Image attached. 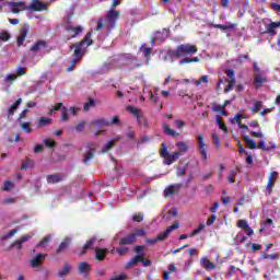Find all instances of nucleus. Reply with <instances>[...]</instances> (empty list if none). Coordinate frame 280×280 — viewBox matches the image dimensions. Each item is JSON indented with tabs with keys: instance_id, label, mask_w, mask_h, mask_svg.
I'll return each mask as SVG.
<instances>
[{
	"instance_id": "obj_58",
	"label": "nucleus",
	"mask_w": 280,
	"mask_h": 280,
	"mask_svg": "<svg viewBox=\"0 0 280 280\" xmlns=\"http://www.w3.org/2000/svg\"><path fill=\"white\" fill-rule=\"evenodd\" d=\"M277 28H275V26L272 25V23H270L268 26H267V33L268 34H271V36H275V34H277Z\"/></svg>"
},
{
	"instance_id": "obj_42",
	"label": "nucleus",
	"mask_w": 280,
	"mask_h": 280,
	"mask_svg": "<svg viewBox=\"0 0 280 280\" xmlns=\"http://www.w3.org/2000/svg\"><path fill=\"white\" fill-rule=\"evenodd\" d=\"M12 36L8 31H0V40H3V43L8 42Z\"/></svg>"
},
{
	"instance_id": "obj_47",
	"label": "nucleus",
	"mask_w": 280,
	"mask_h": 280,
	"mask_svg": "<svg viewBox=\"0 0 280 280\" xmlns=\"http://www.w3.org/2000/svg\"><path fill=\"white\" fill-rule=\"evenodd\" d=\"M128 247H118L116 248V253L119 255V257H124V255H128Z\"/></svg>"
},
{
	"instance_id": "obj_2",
	"label": "nucleus",
	"mask_w": 280,
	"mask_h": 280,
	"mask_svg": "<svg viewBox=\"0 0 280 280\" xmlns=\"http://www.w3.org/2000/svg\"><path fill=\"white\" fill-rule=\"evenodd\" d=\"M198 54V46L194 44H180L175 49H168L166 55L173 60L178 58H187V56H194Z\"/></svg>"
},
{
	"instance_id": "obj_7",
	"label": "nucleus",
	"mask_w": 280,
	"mask_h": 280,
	"mask_svg": "<svg viewBox=\"0 0 280 280\" xmlns=\"http://www.w3.org/2000/svg\"><path fill=\"white\" fill-rule=\"evenodd\" d=\"M197 140L199 143V154L201 156V161H207L209 158L207 155V143H205V137L201 133L197 136Z\"/></svg>"
},
{
	"instance_id": "obj_53",
	"label": "nucleus",
	"mask_w": 280,
	"mask_h": 280,
	"mask_svg": "<svg viewBox=\"0 0 280 280\" xmlns=\"http://www.w3.org/2000/svg\"><path fill=\"white\" fill-rule=\"evenodd\" d=\"M133 222H143V213L138 212L132 217Z\"/></svg>"
},
{
	"instance_id": "obj_11",
	"label": "nucleus",
	"mask_w": 280,
	"mask_h": 280,
	"mask_svg": "<svg viewBox=\"0 0 280 280\" xmlns=\"http://www.w3.org/2000/svg\"><path fill=\"white\" fill-rule=\"evenodd\" d=\"M27 34H30V24H24L20 28V35L16 40L18 47H22L23 43H25V39L27 38Z\"/></svg>"
},
{
	"instance_id": "obj_54",
	"label": "nucleus",
	"mask_w": 280,
	"mask_h": 280,
	"mask_svg": "<svg viewBox=\"0 0 280 280\" xmlns=\"http://www.w3.org/2000/svg\"><path fill=\"white\" fill-rule=\"evenodd\" d=\"M44 143L47 148H56V141L52 139H45Z\"/></svg>"
},
{
	"instance_id": "obj_46",
	"label": "nucleus",
	"mask_w": 280,
	"mask_h": 280,
	"mask_svg": "<svg viewBox=\"0 0 280 280\" xmlns=\"http://www.w3.org/2000/svg\"><path fill=\"white\" fill-rule=\"evenodd\" d=\"M19 233V230L13 229L11 230L7 235L2 236V242H5V240H10V237L16 235Z\"/></svg>"
},
{
	"instance_id": "obj_41",
	"label": "nucleus",
	"mask_w": 280,
	"mask_h": 280,
	"mask_svg": "<svg viewBox=\"0 0 280 280\" xmlns=\"http://www.w3.org/2000/svg\"><path fill=\"white\" fill-rule=\"evenodd\" d=\"M217 124L220 128V130H224V132H229V127H226V124L220 119V116H217Z\"/></svg>"
},
{
	"instance_id": "obj_57",
	"label": "nucleus",
	"mask_w": 280,
	"mask_h": 280,
	"mask_svg": "<svg viewBox=\"0 0 280 280\" xmlns=\"http://www.w3.org/2000/svg\"><path fill=\"white\" fill-rule=\"evenodd\" d=\"M212 141L217 148H220V136L218 133H212Z\"/></svg>"
},
{
	"instance_id": "obj_31",
	"label": "nucleus",
	"mask_w": 280,
	"mask_h": 280,
	"mask_svg": "<svg viewBox=\"0 0 280 280\" xmlns=\"http://www.w3.org/2000/svg\"><path fill=\"white\" fill-rule=\"evenodd\" d=\"M208 26L214 27V30H222V32H225V30H235V24L233 23H229L226 25L210 23Z\"/></svg>"
},
{
	"instance_id": "obj_40",
	"label": "nucleus",
	"mask_w": 280,
	"mask_h": 280,
	"mask_svg": "<svg viewBox=\"0 0 280 280\" xmlns=\"http://www.w3.org/2000/svg\"><path fill=\"white\" fill-rule=\"evenodd\" d=\"M261 106H264V103H262L261 101H256V102L254 103L253 108H252L253 115L259 113V110L261 109Z\"/></svg>"
},
{
	"instance_id": "obj_52",
	"label": "nucleus",
	"mask_w": 280,
	"mask_h": 280,
	"mask_svg": "<svg viewBox=\"0 0 280 280\" xmlns=\"http://www.w3.org/2000/svg\"><path fill=\"white\" fill-rule=\"evenodd\" d=\"M143 250H145V247L143 245H137L133 248V253H137V255H143Z\"/></svg>"
},
{
	"instance_id": "obj_45",
	"label": "nucleus",
	"mask_w": 280,
	"mask_h": 280,
	"mask_svg": "<svg viewBox=\"0 0 280 280\" xmlns=\"http://www.w3.org/2000/svg\"><path fill=\"white\" fill-rule=\"evenodd\" d=\"M202 82L205 84H208L209 83V75H202L199 80L195 81V84L197 86H200L202 84Z\"/></svg>"
},
{
	"instance_id": "obj_27",
	"label": "nucleus",
	"mask_w": 280,
	"mask_h": 280,
	"mask_svg": "<svg viewBox=\"0 0 280 280\" xmlns=\"http://www.w3.org/2000/svg\"><path fill=\"white\" fill-rule=\"evenodd\" d=\"M106 255H108V249L106 248H95V260L96 261H104L106 259Z\"/></svg>"
},
{
	"instance_id": "obj_60",
	"label": "nucleus",
	"mask_w": 280,
	"mask_h": 280,
	"mask_svg": "<svg viewBox=\"0 0 280 280\" xmlns=\"http://www.w3.org/2000/svg\"><path fill=\"white\" fill-rule=\"evenodd\" d=\"M185 174H187V168L186 167H183V168H178L176 171V176H178L179 178L185 176Z\"/></svg>"
},
{
	"instance_id": "obj_9",
	"label": "nucleus",
	"mask_w": 280,
	"mask_h": 280,
	"mask_svg": "<svg viewBox=\"0 0 280 280\" xmlns=\"http://www.w3.org/2000/svg\"><path fill=\"white\" fill-rule=\"evenodd\" d=\"M9 7L13 14H21V12H25V10H27V4L23 1L9 2Z\"/></svg>"
},
{
	"instance_id": "obj_6",
	"label": "nucleus",
	"mask_w": 280,
	"mask_h": 280,
	"mask_svg": "<svg viewBox=\"0 0 280 280\" xmlns=\"http://www.w3.org/2000/svg\"><path fill=\"white\" fill-rule=\"evenodd\" d=\"M225 73L229 79L226 80L228 85L224 89V93H230V91H233L237 80H235V71L226 70Z\"/></svg>"
},
{
	"instance_id": "obj_33",
	"label": "nucleus",
	"mask_w": 280,
	"mask_h": 280,
	"mask_svg": "<svg viewBox=\"0 0 280 280\" xmlns=\"http://www.w3.org/2000/svg\"><path fill=\"white\" fill-rule=\"evenodd\" d=\"M45 47H47V42L40 39L31 47V51H34V54H36L40 51V49H45Z\"/></svg>"
},
{
	"instance_id": "obj_4",
	"label": "nucleus",
	"mask_w": 280,
	"mask_h": 280,
	"mask_svg": "<svg viewBox=\"0 0 280 280\" xmlns=\"http://www.w3.org/2000/svg\"><path fill=\"white\" fill-rule=\"evenodd\" d=\"M92 33L89 32L84 36V38L79 42L74 43L73 45L70 46V49H74V58H80L82 59V56H84V51L82 50V47H91L93 45V40L91 39Z\"/></svg>"
},
{
	"instance_id": "obj_61",
	"label": "nucleus",
	"mask_w": 280,
	"mask_h": 280,
	"mask_svg": "<svg viewBox=\"0 0 280 280\" xmlns=\"http://www.w3.org/2000/svg\"><path fill=\"white\" fill-rule=\"evenodd\" d=\"M215 220H218V215L212 214L211 217H209L207 221V226H211L213 222H215Z\"/></svg>"
},
{
	"instance_id": "obj_17",
	"label": "nucleus",
	"mask_w": 280,
	"mask_h": 280,
	"mask_svg": "<svg viewBox=\"0 0 280 280\" xmlns=\"http://www.w3.org/2000/svg\"><path fill=\"white\" fill-rule=\"evenodd\" d=\"M47 257V254H37L31 259V268H40L43 260Z\"/></svg>"
},
{
	"instance_id": "obj_14",
	"label": "nucleus",
	"mask_w": 280,
	"mask_h": 280,
	"mask_svg": "<svg viewBox=\"0 0 280 280\" xmlns=\"http://www.w3.org/2000/svg\"><path fill=\"white\" fill-rule=\"evenodd\" d=\"M236 226L238 229H243L244 233L246 235H248L249 237H250V235H254V233H255L253 228L248 226V221L247 220H244V219L238 220L237 223H236Z\"/></svg>"
},
{
	"instance_id": "obj_1",
	"label": "nucleus",
	"mask_w": 280,
	"mask_h": 280,
	"mask_svg": "<svg viewBox=\"0 0 280 280\" xmlns=\"http://www.w3.org/2000/svg\"><path fill=\"white\" fill-rule=\"evenodd\" d=\"M121 4V0H113L112 3V9L107 12V14L104 18H101L97 22L96 25V32H100V30H102V27H104V23L105 27L107 30V32H113V30H115V27H117V21H119V16H121V13L117 10H115L116 5H120Z\"/></svg>"
},
{
	"instance_id": "obj_13",
	"label": "nucleus",
	"mask_w": 280,
	"mask_h": 280,
	"mask_svg": "<svg viewBox=\"0 0 280 280\" xmlns=\"http://www.w3.org/2000/svg\"><path fill=\"white\" fill-rule=\"evenodd\" d=\"M277 178H279V173L277 171L271 172L267 183V191L269 196L270 194H272V189L275 187V184L277 183Z\"/></svg>"
},
{
	"instance_id": "obj_21",
	"label": "nucleus",
	"mask_w": 280,
	"mask_h": 280,
	"mask_svg": "<svg viewBox=\"0 0 280 280\" xmlns=\"http://www.w3.org/2000/svg\"><path fill=\"white\" fill-rule=\"evenodd\" d=\"M266 82H268V78L264 77L261 73H258L254 77L255 89H261Z\"/></svg>"
},
{
	"instance_id": "obj_10",
	"label": "nucleus",
	"mask_w": 280,
	"mask_h": 280,
	"mask_svg": "<svg viewBox=\"0 0 280 280\" xmlns=\"http://www.w3.org/2000/svg\"><path fill=\"white\" fill-rule=\"evenodd\" d=\"M66 32H68V34L72 33V36L67 37V40H71L72 38H78V36H80V34L84 32V27H82L81 25H68L66 27Z\"/></svg>"
},
{
	"instance_id": "obj_35",
	"label": "nucleus",
	"mask_w": 280,
	"mask_h": 280,
	"mask_svg": "<svg viewBox=\"0 0 280 280\" xmlns=\"http://www.w3.org/2000/svg\"><path fill=\"white\" fill-rule=\"evenodd\" d=\"M139 51L143 54L144 58H150V56H152V48L148 47V44H142Z\"/></svg>"
},
{
	"instance_id": "obj_16",
	"label": "nucleus",
	"mask_w": 280,
	"mask_h": 280,
	"mask_svg": "<svg viewBox=\"0 0 280 280\" xmlns=\"http://www.w3.org/2000/svg\"><path fill=\"white\" fill-rule=\"evenodd\" d=\"M28 240H32V235L24 234L21 236V238L16 240L14 243H12L10 245V248H14V246H15L18 250H21L23 248V244H25V242H28Z\"/></svg>"
},
{
	"instance_id": "obj_15",
	"label": "nucleus",
	"mask_w": 280,
	"mask_h": 280,
	"mask_svg": "<svg viewBox=\"0 0 280 280\" xmlns=\"http://www.w3.org/2000/svg\"><path fill=\"white\" fill-rule=\"evenodd\" d=\"M137 242V235L136 234H128L127 236H124L119 240V246H132Z\"/></svg>"
},
{
	"instance_id": "obj_25",
	"label": "nucleus",
	"mask_w": 280,
	"mask_h": 280,
	"mask_svg": "<svg viewBox=\"0 0 280 280\" xmlns=\"http://www.w3.org/2000/svg\"><path fill=\"white\" fill-rule=\"evenodd\" d=\"M162 130L167 137H180V133L172 129V127H170L167 122L162 124Z\"/></svg>"
},
{
	"instance_id": "obj_51",
	"label": "nucleus",
	"mask_w": 280,
	"mask_h": 280,
	"mask_svg": "<svg viewBox=\"0 0 280 280\" xmlns=\"http://www.w3.org/2000/svg\"><path fill=\"white\" fill-rule=\"evenodd\" d=\"M205 230V224L200 223L199 226L197 229H195L191 233H190V237H194L195 235H198V233H200V231Z\"/></svg>"
},
{
	"instance_id": "obj_12",
	"label": "nucleus",
	"mask_w": 280,
	"mask_h": 280,
	"mask_svg": "<svg viewBox=\"0 0 280 280\" xmlns=\"http://www.w3.org/2000/svg\"><path fill=\"white\" fill-rule=\"evenodd\" d=\"M183 187V184H172L168 187L164 189V196L165 198H170V196H174L175 194H178L180 191V188Z\"/></svg>"
},
{
	"instance_id": "obj_19",
	"label": "nucleus",
	"mask_w": 280,
	"mask_h": 280,
	"mask_svg": "<svg viewBox=\"0 0 280 280\" xmlns=\"http://www.w3.org/2000/svg\"><path fill=\"white\" fill-rule=\"evenodd\" d=\"M110 126V121L105 118H100L90 122L91 128H105Z\"/></svg>"
},
{
	"instance_id": "obj_64",
	"label": "nucleus",
	"mask_w": 280,
	"mask_h": 280,
	"mask_svg": "<svg viewBox=\"0 0 280 280\" xmlns=\"http://www.w3.org/2000/svg\"><path fill=\"white\" fill-rule=\"evenodd\" d=\"M128 279V276H126V273H120L119 276H116L109 280H126Z\"/></svg>"
},
{
	"instance_id": "obj_8",
	"label": "nucleus",
	"mask_w": 280,
	"mask_h": 280,
	"mask_svg": "<svg viewBox=\"0 0 280 280\" xmlns=\"http://www.w3.org/2000/svg\"><path fill=\"white\" fill-rule=\"evenodd\" d=\"M180 226V223L178 221H174L172 226H168L163 233H160L156 236L158 242H164V240H167L170 233L172 231H176Z\"/></svg>"
},
{
	"instance_id": "obj_50",
	"label": "nucleus",
	"mask_w": 280,
	"mask_h": 280,
	"mask_svg": "<svg viewBox=\"0 0 280 280\" xmlns=\"http://www.w3.org/2000/svg\"><path fill=\"white\" fill-rule=\"evenodd\" d=\"M235 176H237V172L236 171H230V175L228 176V183H235Z\"/></svg>"
},
{
	"instance_id": "obj_56",
	"label": "nucleus",
	"mask_w": 280,
	"mask_h": 280,
	"mask_svg": "<svg viewBox=\"0 0 280 280\" xmlns=\"http://www.w3.org/2000/svg\"><path fill=\"white\" fill-rule=\"evenodd\" d=\"M13 202H16V199L14 197H7L4 200L1 201L2 205H13Z\"/></svg>"
},
{
	"instance_id": "obj_49",
	"label": "nucleus",
	"mask_w": 280,
	"mask_h": 280,
	"mask_svg": "<svg viewBox=\"0 0 280 280\" xmlns=\"http://www.w3.org/2000/svg\"><path fill=\"white\" fill-rule=\"evenodd\" d=\"M177 148L180 152H187V150H189V147H187V143L184 141L177 142Z\"/></svg>"
},
{
	"instance_id": "obj_43",
	"label": "nucleus",
	"mask_w": 280,
	"mask_h": 280,
	"mask_svg": "<svg viewBox=\"0 0 280 280\" xmlns=\"http://www.w3.org/2000/svg\"><path fill=\"white\" fill-rule=\"evenodd\" d=\"M10 189H14V183L5 180L2 187V191H10Z\"/></svg>"
},
{
	"instance_id": "obj_28",
	"label": "nucleus",
	"mask_w": 280,
	"mask_h": 280,
	"mask_svg": "<svg viewBox=\"0 0 280 280\" xmlns=\"http://www.w3.org/2000/svg\"><path fill=\"white\" fill-rule=\"evenodd\" d=\"M119 139H121V136H117L116 138H113L112 140H109L105 145H103L101 152L103 154H106V152H108L109 150H113L115 142L119 141Z\"/></svg>"
},
{
	"instance_id": "obj_20",
	"label": "nucleus",
	"mask_w": 280,
	"mask_h": 280,
	"mask_svg": "<svg viewBox=\"0 0 280 280\" xmlns=\"http://www.w3.org/2000/svg\"><path fill=\"white\" fill-rule=\"evenodd\" d=\"M127 112L131 113V115H135L138 124H141V119H143V113H141V109H139L132 105H129V106H127Z\"/></svg>"
},
{
	"instance_id": "obj_32",
	"label": "nucleus",
	"mask_w": 280,
	"mask_h": 280,
	"mask_svg": "<svg viewBox=\"0 0 280 280\" xmlns=\"http://www.w3.org/2000/svg\"><path fill=\"white\" fill-rule=\"evenodd\" d=\"M90 150L85 153L84 159L82 160V163H84L86 165V163H89V161H92V159L95 158V147H91V144L89 145Z\"/></svg>"
},
{
	"instance_id": "obj_29",
	"label": "nucleus",
	"mask_w": 280,
	"mask_h": 280,
	"mask_svg": "<svg viewBox=\"0 0 280 280\" xmlns=\"http://www.w3.org/2000/svg\"><path fill=\"white\" fill-rule=\"evenodd\" d=\"M62 178H65V176H62V174L60 173H57V174L48 175L46 177V180L49 185H56V183H60Z\"/></svg>"
},
{
	"instance_id": "obj_30",
	"label": "nucleus",
	"mask_w": 280,
	"mask_h": 280,
	"mask_svg": "<svg viewBox=\"0 0 280 280\" xmlns=\"http://www.w3.org/2000/svg\"><path fill=\"white\" fill-rule=\"evenodd\" d=\"M200 264L205 270H215V268H218V266H215L214 262H211L207 257H202Z\"/></svg>"
},
{
	"instance_id": "obj_38",
	"label": "nucleus",
	"mask_w": 280,
	"mask_h": 280,
	"mask_svg": "<svg viewBox=\"0 0 280 280\" xmlns=\"http://www.w3.org/2000/svg\"><path fill=\"white\" fill-rule=\"evenodd\" d=\"M32 167H34V161L30 160V158L25 162H22V170H32Z\"/></svg>"
},
{
	"instance_id": "obj_48",
	"label": "nucleus",
	"mask_w": 280,
	"mask_h": 280,
	"mask_svg": "<svg viewBox=\"0 0 280 280\" xmlns=\"http://www.w3.org/2000/svg\"><path fill=\"white\" fill-rule=\"evenodd\" d=\"M91 106H95V100L93 98H90L89 102L83 105L84 113H86Z\"/></svg>"
},
{
	"instance_id": "obj_59",
	"label": "nucleus",
	"mask_w": 280,
	"mask_h": 280,
	"mask_svg": "<svg viewBox=\"0 0 280 280\" xmlns=\"http://www.w3.org/2000/svg\"><path fill=\"white\" fill-rule=\"evenodd\" d=\"M21 128L25 130V132H32V127L30 126V122H22Z\"/></svg>"
},
{
	"instance_id": "obj_22",
	"label": "nucleus",
	"mask_w": 280,
	"mask_h": 280,
	"mask_svg": "<svg viewBox=\"0 0 280 280\" xmlns=\"http://www.w3.org/2000/svg\"><path fill=\"white\" fill-rule=\"evenodd\" d=\"M70 245H71V238L66 237V238L59 244V246L55 249L56 255H60V253H65V250H67Z\"/></svg>"
},
{
	"instance_id": "obj_44",
	"label": "nucleus",
	"mask_w": 280,
	"mask_h": 280,
	"mask_svg": "<svg viewBox=\"0 0 280 280\" xmlns=\"http://www.w3.org/2000/svg\"><path fill=\"white\" fill-rule=\"evenodd\" d=\"M84 126H86V121L80 120L79 124L74 126V130H77V132H84Z\"/></svg>"
},
{
	"instance_id": "obj_3",
	"label": "nucleus",
	"mask_w": 280,
	"mask_h": 280,
	"mask_svg": "<svg viewBox=\"0 0 280 280\" xmlns=\"http://www.w3.org/2000/svg\"><path fill=\"white\" fill-rule=\"evenodd\" d=\"M160 156L161 159H164L163 163L164 165H172V163H176L178 159H180V151H175L173 153H170L167 150V143L162 142V148L160 149Z\"/></svg>"
},
{
	"instance_id": "obj_18",
	"label": "nucleus",
	"mask_w": 280,
	"mask_h": 280,
	"mask_svg": "<svg viewBox=\"0 0 280 280\" xmlns=\"http://www.w3.org/2000/svg\"><path fill=\"white\" fill-rule=\"evenodd\" d=\"M21 104H23V98H19L14 104H12L9 107L8 114H7L8 121H10V117H14V113H16Z\"/></svg>"
},
{
	"instance_id": "obj_36",
	"label": "nucleus",
	"mask_w": 280,
	"mask_h": 280,
	"mask_svg": "<svg viewBox=\"0 0 280 280\" xmlns=\"http://www.w3.org/2000/svg\"><path fill=\"white\" fill-rule=\"evenodd\" d=\"M71 272V266L69 264L63 265V269L58 271V277L62 279V277H67Z\"/></svg>"
},
{
	"instance_id": "obj_37",
	"label": "nucleus",
	"mask_w": 280,
	"mask_h": 280,
	"mask_svg": "<svg viewBox=\"0 0 280 280\" xmlns=\"http://www.w3.org/2000/svg\"><path fill=\"white\" fill-rule=\"evenodd\" d=\"M49 242H51V235L48 234L46 235L38 244H37V248H45V246H47V244H49Z\"/></svg>"
},
{
	"instance_id": "obj_26",
	"label": "nucleus",
	"mask_w": 280,
	"mask_h": 280,
	"mask_svg": "<svg viewBox=\"0 0 280 280\" xmlns=\"http://www.w3.org/2000/svg\"><path fill=\"white\" fill-rule=\"evenodd\" d=\"M78 268H79V273L83 275V277H89V275L91 273V266L86 261L80 262Z\"/></svg>"
},
{
	"instance_id": "obj_23",
	"label": "nucleus",
	"mask_w": 280,
	"mask_h": 280,
	"mask_svg": "<svg viewBox=\"0 0 280 280\" xmlns=\"http://www.w3.org/2000/svg\"><path fill=\"white\" fill-rule=\"evenodd\" d=\"M95 245V238H90L81 248V250L79 252V257H82L84 255H86V253H89V250H91V248H93V246Z\"/></svg>"
},
{
	"instance_id": "obj_63",
	"label": "nucleus",
	"mask_w": 280,
	"mask_h": 280,
	"mask_svg": "<svg viewBox=\"0 0 280 280\" xmlns=\"http://www.w3.org/2000/svg\"><path fill=\"white\" fill-rule=\"evenodd\" d=\"M27 73V69L25 67H19L16 70L18 75H25Z\"/></svg>"
},
{
	"instance_id": "obj_24",
	"label": "nucleus",
	"mask_w": 280,
	"mask_h": 280,
	"mask_svg": "<svg viewBox=\"0 0 280 280\" xmlns=\"http://www.w3.org/2000/svg\"><path fill=\"white\" fill-rule=\"evenodd\" d=\"M143 261V255H136L129 259V261L126 264L127 270H130L131 268H135L137 264Z\"/></svg>"
},
{
	"instance_id": "obj_5",
	"label": "nucleus",
	"mask_w": 280,
	"mask_h": 280,
	"mask_svg": "<svg viewBox=\"0 0 280 280\" xmlns=\"http://www.w3.org/2000/svg\"><path fill=\"white\" fill-rule=\"evenodd\" d=\"M47 4L40 0H32L27 7L28 12H46Z\"/></svg>"
},
{
	"instance_id": "obj_62",
	"label": "nucleus",
	"mask_w": 280,
	"mask_h": 280,
	"mask_svg": "<svg viewBox=\"0 0 280 280\" xmlns=\"http://www.w3.org/2000/svg\"><path fill=\"white\" fill-rule=\"evenodd\" d=\"M176 128H178L179 130H183V128H185V121L178 119L174 121Z\"/></svg>"
},
{
	"instance_id": "obj_34",
	"label": "nucleus",
	"mask_w": 280,
	"mask_h": 280,
	"mask_svg": "<svg viewBox=\"0 0 280 280\" xmlns=\"http://www.w3.org/2000/svg\"><path fill=\"white\" fill-rule=\"evenodd\" d=\"M243 141H245L246 147L249 148V150H257V142L250 139V136H243Z\"/></svg>"
},
{
	"instance_id": "obj_39",
	"label": "nucleus",
	"mask_w": 280,
	"mask_h": 280,
	"mask_svg": "<svg viewBox=\"0 0 280 280\" xmlns=\"http://www.w3.org/2000/svg\"><path fill=\"white\" fill-rule=\"evenodd\" d=\"M51 121H54V119H51L49 117H42L38 120V126H40V127L49 126V124H51Z\"/></svg>"
},
{
	"instance_id": "obj_55",
	"label": "nucleus",
	"mask_w": 280,
	"mask_h": 280,
	"mask_svg": "<svg viewBox=\"0 0 280 280\" xmlns=\"http://www.w3.org/2000/svg\"><path fill=\"white\" fill-rule=\"evenodd\" d=\"M131 234L136 235V241H137V237H145V230L139 229L136 231V233H131Z\"/></svg>"
}]
</instances>
